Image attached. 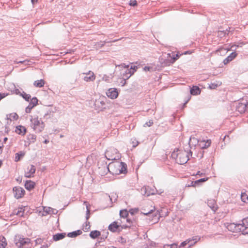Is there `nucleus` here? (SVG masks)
Returning a JSON list of instances; mask_svg holds the SVG:
<instances>
[{"label":"nucleus","mask_w":248,"mask_h":248,"mask_svg":"<svg viewBox=\"0 0 248 248\" xmlns=\"http://www.w3.org/2000/svg\"><path fill=\"white\" fill-rule=\"evenodd\" d=\"M171 156L175 158L176 162L180 164H184L189 160L188 153L186 151H174Z\"/></svg>","instance_id":"obj_1"},{"label":"nucleus","mask_w":248,"mask_h":248,"mask_svg":"<svg viewBox=\"0 0 248 248\" xmlns=\"http://www.w3.org/2000/svg\"><path fill=\"white\" fill-rule=\"evenodd\" d=\"M31 126L36 132H42L45 127V124L41 119L38 117L31 119Z\"/></svg>","instance_id":"obj_2"},{"label":"nucleus","mask_w":248,"mask_h":248,"mask_svg":"<svg viewBox=\"0 0 248 248\" xmlns=\"http://www.w3.org/2000/svg\"><path fill=\"white\" fill-rule=\"evenodd\" d=\"M105 156L109 160H117L120 158V154L116 149L111 147L106 151Z\"/></svg>","instance_id":"obj_3"},{"label":"nucleus","mask_w":248,"mask_h":248,"mask_svg":"<svg viewBox=\"0 0 248 248\" xmlns=\"http://www.w3.org/2000/svg\"><path fill=\"white\" fill-rule=\"evenodd\" d=\"M14 242L17 247L23 248L26 245H30V239L28 238H23L19 235H16Z\"/></svg>","instance_id":"obj_4"},{"label":"nucleus","mask_w":248,"mask_h":248,"mask_svg":"<svg viewBox=\"0 0 248 248\" xmlns=\"http://www.w3.org/2000/svg\"><path fill=\"white\" fill-rule=\"evenodd\" d=\"M13 193L14 196L16 199L22 197L25 193V190L23 188L19 186H15L13 188Z\"/></svg>","instance_id":"obj_5"},{"label":"nucleus","mask_w":248,"mask_h":248,"mask_svg":"<svg viewBox=\"0 0 248 248\" xmlns=\"http://www.w3.org/2000/svg\"><path fill=\"white\" fill-rule=\"evenodd\" d=\"M119 93L116 88H110L106 92V95L108 98L114 99L117 98Z\"/></svg>","instance_id":"obj_6"},{"label":"nucleus","mask_w":248,"mask_h":248,"mask_svg":"<svg viewBox=\"0 0 248 248\" xmlns=\"http://www.w3.org/2000/svg\"><path fill=\"white\" fill-rule=\"evenodd\" d=\"M36 169L34 166L32 165H29L25 172V176L27 178H31L33 176Z\"/></svg>","instance_id":"obj_7"},{"label":"nucleus","mask_w":248,"mask_h":248,"mask_svg":"<svg viewBox=\"0 0 248 248\" xmlns=\"http://www.w3.org/2000/svg\"><path fill=\"white\" fill-rule=\"evenodd\" d=\"M200 238L195 237V238H193L192 239H188L186 240V241L183 242L180 245V247H185L187 244H189V247H191L194 245L199 240Z\"/></svg>","instance_id":"obj_8"},{"label":"nucleus","mask_w":248,"mask_h":248,"mask_svg":"<svg viewBox=\"0 0 248 248\" xmlns=\"http://www.w3.org/2000/svg\"><path fill=\"white\" fill-rule=\"evenodd\" d=\"M114 165L115 167H117L119 168V172L120 173H124L126 170V168L125 166V164L123 162H116L115 163L110 164V166Z\"/></svg>","instance_id":"obj_9"},{"label":"nucleus","mask_w":248,"mask_h":248,"mask_svg":"<svg viewBox=\"0 0 248 248\" xmlns=\"http://www.w3.org/2000/svg\"><path fill=\"white\" fill-rule=\"evenodd\" d=\"M84 74L87 75L86 76L84 77V80L86 82L93 81L95 79V76L94 75L93 72L89 71L87 73H83Z\"/></svg>","instance_id":"obj_10"},{"label":"nucleus","mask_w":248,"mask_h":248,"mask_svg":"<svg viewBox=\"0 0 248 248\" xmlns=\"http://www.w3.org/2000/svg\"><path fill=\"white\" fill-rule=\"evenodd\" d=\"M57 210L49 207H45L44 208L43 213V216H46L48 214H56Z\"/></svg>","instance_id":"obj_11"},{"label":"nucleus","mask_w":248,"mask_h":248,"mask_svg":"<svg viewBox=\"0 0 248 248\" xmlns=\"http://www.w3.org/2000/svg\"><path fill=\"white\" fill-rule=\"evenodd\" d=\"M137 69V66H131L130 69H127V71L125 72V77L127 79L129 78H130L133 74L136 71Z\"/></svg>","instance_id":"obj_12"},{"label":"nucleus","mask_w":248,"mask_h":248,"mask_svg":"<svg viewBox=\"0 0 248 248\" xmlns=\"http://www.w3.org/2000/svg\"><path fill=\"white\" fill-rule=\"evenodd\" d=\"M207 204L214 212H216L217 210V206L214 200H208Z\"/></svg>","instance_id":"obj_13"},{"label":"nucleus","mask_w":248,"mask_h":248,"mask_svg":"<svg viewBox=\"0 0 248 248\" xmlns=\"http://www.w3.org/2000/svg\"><path fill=\"white\" fill-rule=\"evenodd\" d=\"M16 132L18 134L24 135L26 133V129L23 126L19 125L16 127Z\"/></svg>","instance_id":"obj_14"},{"label":"nucleus","mask_w":248,"mask_h":248,"mask_svg":"<svg viewBox=\"0 0 248 248\" xmlns=\"http://www.w3.org/2000/svg\"><path fill=\"white\" fill-rule=\"evenodd\" d=\"M35 186L34 182L31 181H27L25 184V188L30 190L34 188Z\"/></svg>","instance_id":"obj_15"},{"label":"nucleus","mask_w":248,"mask_h":248,"mask_svg":"<svg viewBox=\"0 0 248 248\" xmlns=\"http://www.w3.org/2000/svg\"><path fill=\"white\" fill-rule=\"evenodd\" d=\"M65 233H57L53 235V239L54 241H57L61 240L65 237Z\"/></svg>","instance_id":"obj_16"},{"label":"nucleus","mask_w":248,"mask_h":248,"mask_svg":"<svg viewBox=\"0 0 248 248\" xmlns=\"http://www.w3.org/2000/svg\"><path fill=\"white\" fill-rule=\"evenodd\" d=\"M119 227V225H118L116 222H114L109 225L108 229L110 231L114 232L117 231Z\"/></svg>","instance_id":"obj_17"},{"label":"nucleus","mask_w":248,"mask_h":248,"mask_svg":"<svg viewBox=\"0 0 248 248\" xmlns=\"http://www.w3.org/2000/svg\"><path fill=\"white\" fill-rule=\"evenodd\" d=\"M6 118L10 121L17 120L18 118V116L16 113H12L9 115H7Z\"/></svg>","instance_id":"obj_18"},{"label":"nucleus","mask_w":248,"mask_h":248,"mask_svg":"<svg viewBox=\"0 0 248 248\" xmlns=\"http://www.w3.org/2000/svg\"><path fill=\"white\" fill-rule=\"evenodd\" d=\"M190 93L192 95H197L200 93V89L197 86H193L190 89Z\"/></svg>","instance_id":"obj_19"},{"label":"nucleus","mask_w":248,"mask_h":248,"mask_svg":"<svg viewBox=\"0 0 248 248\" xmlns=\"http://www.w3.org/2000/svg\"><path fill=\"white\" fill-rule=\"evenodd\" d=\"M33 85L36 87L41 88L44 86L45 81L43 79L38 80L34 81Z\"/></svg>","instance_id":"obj_20"},{"label":"nucleus","mask_w":248,"mask_h":248,"mask_svg":"<svg viewBox=\"0 0 248 248\" xmlns=\"http://www.w3.org/2000/svg\"><path fill=\"white\" fill-rule=\"evenodd\" d=\"M82 233V232L80 230H78L77 231H74L72 232H69L68 233L67 236L69 237H75L78 235H80Z\"/></svg>","instance_id":"obj_21"},{"label":"nucleus","mask_w":248,"mask_h":248,"mask_svg":"<svg viewBox=\"0 0 248 248\" xmlns=\"http://www.w3.org/2000/svg\"><path fill=\"white\" fill-rule=\"evenodd\" d=\"M36 136L34 134H29L28 136V140L29 144L34 143L36 140Z\"/></svg>","instance_id":"obj_22"},{"label":"nucleus","mask_w":248,"mask_h":248,"mask_svg":"<svg viewBox=\"0 0 248 248\" xmlns=\"http://www.w3.org/2000/svg\"><path fill=\"white\" fill-rule=\"evenodd\" d=\"M100 235V232L98 231H93L90 232V236L92 238H96Z\"/></svg>","instance_id":"obj_23"},{"label":"nucleus","mask_w":248,"mask_h":248,"mask_svg":"<svg viewBox=\"0 0 248 248\" xmlns=\"http://www.w3.org/2000/svg\"><path fill=\"white\" fill-rule=\"evenodd\" d=\"M6 245L5 238L4 237H0V248H4Z\"/></svg>","instance_id":"obj_24"},{"label":"nucleus","mask_w":248,"mask_h":248,"mask_svg":"<svg viewBox=\"0 0 248 248\" xmlns=\"http://www.w3.org/2000/svg\"><path fill=\"white\" fill-rule=\"evenodd\" d=\"M112 79V76L111 75H110V76L104 75L102 77V80L107 82H110Z\"/></svg>","instance_id":"obj_25"},{"label":"nucleus","mask_w":248,"mask_h":248,"mask_svg":"<svg viewBox=\"0 0 248 248\" xmlns=\"http://www.w3.org/2000/svg\"><path fill=\"white\" fill-rule=\"evenodd\" d=\"M108 42H108V41H105L104 42L101 41L100 42L96 43L94 45L95 48H98L101 47L103 46L106 43H108Z\"/></svg>","instance_id":"obj_26"},{"label":"nucleus","mask_w":248,"mask_h":248,"mask_svg":"<svg viewBox=\"0 0 248 248\" xmlns=\"http://www.w3.org/2000/svg\"><path fill=\"white\" fill-rule=\"evenodd\" d=\"M120 215L121 217L123 218H126L128 215V213L126 210H121L120 212Z\"/></svg>","instance_id":"obj_27"},{"label":"nucleus","mask_w":248,"mask_h":248,"mask_svg":"<svg viewBox=\"0 0 248 248\" xmlns=\"http://www.w3.org/2000/svg\"><path fill=\"white\" fill-rule=\"evenodd\" d=\"M84 204L86 205V209H87V211H86V219H88L90 217V216H89V214H90V209H89V204L87 202H84Z\"/></svg>","instance_id":"obj_28"},{"label":"nucleus","mask_w":248,"mask_h":248,"mask_svg":"<svg viewBox=\"0 0 248 248\" xmlns=\"http://www.w3.org/2000/svg\"><path fill=\"white\" fill-rule=\"evenodd\" d=\"M147 187L145 186L142 187L141 188V192L143 195H146L147 196H148L150 195L149 193H148L147 192Z\"/></svg>","instance_id":"obj_29"},{"label":"nucleus","mask_w":248,"mask_h":248,"mask_svg":"<svg viewBox=\"0 0 248 248\" xmlns=\"http://www.w3.org/2000/svg\"><path fill=\"white\" fill-rule=\"evenodd\" d=\"M38 100L36 97H33L31 102L30 103V104H31L32 106H35L37 104Z\"/></svg>","instance_id":"obj_30"},{"label":"nucleus","mask_w":248,"mask_h":248,"mask_svg":"<svg viewBox=\"0 0 248 248\" xmlns=\"http://www.w3.org/2000/svg\"><path fill=\"white\" fill-rule=\"evenodd\" d=\"M235 226L234 224H229L227 225V229L231 231L234 232L235 231V230L233 229V228H235Z\"/></svg>","instance_id":"obj_31"},{"label":"nucleus","mask_w":248,"mask_h":248,"mask_svg":"<svg viewBox=\"0 0 248 248\" xmlns=\"http://www.w3.org/2000/svg\"><path fill=\"white\" fill-rule=\"evenodd\" d=\"M208 179V178H202L199 180H196L194 182V185L196 184H198L199 183L204 182L206 181Z\"/></svg>","instance_id":"obj_32"},{"label":"nucleus","mask_w":248,"mask_h":248,"mask_svg":"<svg viewBox=\"0 0 248 248\" xmlns=\"http://www.w3.org/2000/svg\"><path fill=\"white\" fill-rule=\"evenodd\" d=\"M155 207H153L148 212H147V211H145V210L144 212H142V214H143L144 215H150L151 214H152L153 213V212L154 211H155Z\"/></svg>","instance_id":"obj_33"},{"label":"nucleus","mask_w":248,"mask_h":248,"mask_svg":"<svg viewBox=\"0 0 248 248\" xmlns=\"http://www.w3.org/2000/svg\"><path fill=\"white\" fill-rule=\"evenodd\" d=\"M21 95L27 101H29V99L31 98V95L30 94H28L24 92L21 94Z\"/></svg>","instance_id":"obj_34"},{"label":"nucleus","mask_w":248,"mask_h":248,"mask_svg":"<svg viewBox=\"0 0 248 248\" xmlns=\"http://www.w3.org/2000/svg\"><path fill=\"white\" fill-rule=\"evenodd\" d=\"M237 56V53L235 52H232L228 57L230 59L231 61L235 58Z\"/></svg>","instance_id":"obj_35"},{"label":"nucleus","mask_w":248,"mask_h":248,"mask_svg":"<svg viewBox=\"0 0 248 248\" xmlns=\"http://www.w3.org/2000/svg\"><path fill=\"white\" fill-rule=\"evenodd\" d=\"M31 104H29V106L26 108L25 111L26 113H30L31 109L33 108Z\"/></svg>","instance_id":"obj_36"},{"label":"nucleus","mask_w":248,"mask_h":248,"mask_svg":"<svg viewBox=\"0 0 248 248\" xmlns=\"http://www.w3.org/2000/svg\"><path fill=\"white\" fill-rule=\"evenodd\" d=\"M211 144V141L210 140H207L206 142L204 144V145H202V148H207Z\"/></svg>","instance_id":"obj_37"},{"label":"nucleus","mask_w":248,"mask_h":248,"mask_svg":"<svg viewBox=\"0 0 248 248\" xmlns=\"http://www.w3.org/2000/svg\"><path fill=\"white\" fill-rule=\"evenodd\" d=\"M23 155H22V154L20 155L19 153H16V154L15 161L16 162L19 161L20 158V156H23Z\"/></svg>","instance_id":"obj_38"},{"label":"nucleus","mask_w":248,"mask_h":248,"mask_svg":"<svg viewBox=\"0 0 248 248\" xmlns=\"http://www.w3.org/2000/svg\"><path fill=\"white\" fill-rule=\"evenodd\" d=\"M137 4V2L136 0H130L129 2V5L132 6H135Z\"/></svg>","instance_id":"obj_39"},{"label":"nucleus","mask_w":248,"mask_h":248,"mask_svg":"<svg viewBox=\"0 0 248 248\" xmlns=\"http://www.w3.org/2000/svg\"><path fill=\"white\" fill-rule=\"evenodd\" d=\"M248 106V103L247 104V105L242 104L241 105V107L243 109L241 110V111H243V112L245 111L246 110V108H247Z\"/></svg>","instance_id":"obj_40"},{"label":"nucleus","mask_w":248,"mask_h":248,"mask_svg":"<svg viewBox=\"0 0 248 248\" xmlns=\"http://www.w3.org/2000/svg\"><path fill=\"white\" fill-rule=\"evenodd\" d=\"M16 215L19 216H23V212L22 211V209L21 208L20 210H19L16 213Z\"/></svg>","instance_id":"obj_41"},{"label":"nucleus","mask_w":248,"mask_h":248,"mask_svg":"<svg viewBox=\"0 0 248 248\" xmlns=\"http://www.w3.org/2000/svg\"><path fill=\"white\" fill-rule=\"evenodd\" d=\"M165 248H177V247L175 245H167L165 247Z\"/></svg>","instance_id":"obj_42"},{"label":"nucleus","mask_w":248,"mask_h":248,"mask_svg":"<svg viewBox=\"0 0 248 248\" xmlns=\"http://www.w3.org/2000/svg\"><path fill=\"white\" fill-rule=\"evenodd\" d=\"M217 87V84L215 83H212L211 85H210V88L212 89H215Z\"/></svg>","instance_id":"obj_43"},{"label":"nucleus","mask_w":248,"mask_h":248,"mask_svg":"<svg viewBox=\"0 0 248 248\" xmlns=\"http://www.w3.org/2000/svg\"><path fill=\"white\" fill-rule=\"evenodd\" d=\"M153 124V122L152 120H150L149 122H146L145 124V125H146L148 126H151Z\"/></svg>","instance_id":"obj_44"},{"label":"nucleus","mask_w":248,"mask_h":248,"mask_svg":"<svg viewBox=\"0 0 248 248\" xmlns=\"http://www.w3.org/2000/svg\"><path fill=\"white\" fill-rule=\"evenodd\" d=\"M231 61L230 60V59L228 57H227L224 60L223 62L225 64H226Z\"/></svg>","instance_id":"obj_45"},{"label":"nucleus","mask_w":248,"mask_h":248,"mask_svg":"<svg viewBox=\"0 0 248 248\" xmlns=\"http://www.w3.org/2000/svg\"><path fill=\"white\" fill-rule=\"evenodd\" d=\"M152 69V67H149V66H145L144 68V70L145 71H150Z\"/></svg>","instance_id":"obj_46"},{"label":"nucleus","mask_w":248,"mask_h":248,"mask_svg":"<svg viewBox=\"0 0 248 248\" xmlns=\"http://www.w3.org/2000/svg\"><path fill=\"white\" fill-rule=\"evenodd\" d=\"M7 95V94H5V93H0V100L1 99H2V98H3L4 97H5V96H6V95Z\"/></svg>","instance_id":"obj_47"},{"label":"nucleus","mask_w":248,"mask_h":248,"mask_svg":"<svg viewBox=\"0 0 248 248\" xmlns=\"http://www.w3.org/2000/svg\"><path fill=\"white\" fill-rule=\"evenodd\" d=\"M179 54H177L176 55L175 57H173V62H175L176 60H177L179 58Z\"/></svg>","instance_id":"obj_48"},{"label":"nucleus","mask_w":248,"mask_h":248,"mask_svg":"<svg viewBox=\"0 0 248 248\" xmlns=\"http://www.w3.org/2000/svg\"><path fill=\"white\" fill-rule=\"evenodd\" d=\"M160 212L158 211H156L155 213L154 214V217H157L158 215H159Z\"/></svg>","instance_id":"obj_49"},{"label":"nucleus","mask_w":248,"mask_h":248,"mask_svg":"<svg viewBox=\"0 0 248 248\" xmlns=\"http://www.w3.org/2000/svg\"><path fill=\"white\" fill-rule=\"evenodd\" d=\"M241 198H242V201H244V202H246V201L245 200V199H247V197H246L245 196H244L243 194H242Z\"/></svg>","instance_id":"obj_50"},{"label":"nucleus","mask_w":248,"mask_h":248,"mask_svg":"<svg viewBox=\"0 0 248 248\" xmlns=\"http://www.w3.org/2000/svg\"><path fill=\"white\" fill-rule=\"evenodd\" d=\"M197 175H199L200 176H202V175H204V173L201 172L200 171H199L197 172Z\"/></svg>","instance_id":"obj_51"},{"label":"nucleus","mask_w":248,"mask_h":248,"mask_svg":"<svg viewBox=\"0 0 248 248\" xmlns=\"http://www.w3.org/2000/svg\"><path fill=\"white\" fill-rule=\"evenodd\" d=\"M121 66H122V67H124V68H128L129 66L128 65H125V64H121ZM119 66H120V65H119Z\"/></svg>","instance_id":"obj_52"},{"label":"nucleus","mask_w":248,"mask_h":248,"mask_svg":"<svg viewBox=\"0 0 248 248\" xmlns=\"http://www.w3.org/2000/svg\"><path fill=\"white\" fill-rule=\"evenodd\" d=\"M31 1L32 3L34 4L37 2L38 0H31Z\"/></svg>","instance_id":"obj_53"},{"label":"nucleus","mask_w":248,"mask_h":248,"mask_svg":"<svg viewBox=\"0 0 248 248\" xmlns=\"http://www.w3.org/2000/svg\"><path fill=\"white\" fill-rule=\"evenodd\" d=\"M15 93L16 94H18L20 93V91H19L18 89H16L15 91Z\"/></svg>","instance_id":"obj_54"},{"label":"nucleus","mask_w":248,"mask_h":248,"mask_svg":"<svg viewBox=\"0 0 248 248\" xmlns=\"http://www.w3.org/2000/svg\"><path fill=\"white\" fill-rule=\"evenodd\" d=\"M48 248V245H46L42 246L40 248Z\"/></svg>","instance_id":"obj_55"},{"label":"nucleus","mask_w":248,"mask_h":248,"mask_svg":"<svg viewBox=\"0 0 248 248\" xmlns=\"http://www.w3.org/2000/svg\"><path fill=\"white\" fill-rule=\"evenodd\" d=\"M49 142V140H45L44 141V143L45 144H47Z\"/></svg>","instance_id":"obj_56"},{"label":"nucleus","mask_w":248,"mask_h":248,"mask_svg":"<svg viewBox=\"0 0 248 248\" xmlns=\"http://www.w3.org/2000/svg\"><path fill=\"white\" fill-rule=\"evenodd\" d=\"M3 147L0 146V154H1L2 152V149Z\"/></svg>","instance_id":"obj_57"},{"label":"nucleus","mask_w":248,"mask_h":248,"mask_svg":"<svg viewBox=\"0 0 248 248\" xmlns=\"http://www.w3.org/2000/svg\"><path fill=\"white\" fill-rule=\"evenodd\" d=\"M7 139H8L7 138H6V137L4 138L3 139L4 142L5 143L6 142V141L7 140Z\"/></svg>","instance_id":"obj_58"},{"label":"nucleus","mask_w":248,"mask_h":248,"mask_svg":"<svg viewBox=\"0 0 248 248\" xmlns=\"http://www.w3.org/2000/svg\"><path fill=\"white\" fill-rule=\"evenodd\" d=\"M0 146L3 147V143L1 142V140H0Z\"/></svg>","instance_id":"obj_59"},{"label":"nucleus","mask_w":248,"mask_h":248,"mask_svg":"<svg viewBox=\"0 0 248 248\" xmlns=\"http://www.w3.org/2000/svg\"><path fill=\"white\" fill-rule=\"evenodd\" d=\"M246 221V220H244L243 221V223H242V224H241L243 226H244V225H245V221Z\"/></svg>","instance_id":"obj_60"},{"label":"nucleus","mask_w":248,"mask_h":248,"mask_svg":"<svg viewBox=\"0 0 248 248\" xmlns=\"http://www.w3.org/2000/svg\"><path fill=\"white\" fill-rule=\"evenodd\" d=\"M160 217V216H159L157 217V219H156V222L158 221V220H159V217Z\"/></svg>","instance_id":"obj_61"},{"label":"nucleus","mask_w":248,"mask_h":248,"mask_svg":"<svg viewBox=\"0 0 248 248\" xmlns=\"http://www.w3.org/2000/svg\"><path fill=\"white\" fill-rule=\"evenodd\" d=\"M89 227H90L89 226H86V227H85V230H88L89 229Z\"/></svg>","instance_id":"obj_62"},{"label":"nucleus","mask_w":248,"mask_h":248,"mask_svg":"<svg viewBox=\"0 0 248 248\" xmlns=\"http://www.w3.org/2000/svg\"><path fill=\"white\" fill-rule=\"evenodd\" d=\"M89 222H86V226H89Z\"/></svg>","instance_id":"obj_63"},{"label":"nucleus","mask_w":248,"mask_h":248,"mask_svg":"<svg viewBox=\"0 0 248 248\" xmlns=\"http://www.w3.org/2000/svg\"><path fill=\"white\" fill-rule=\"evenodd\" d=\"M23 61H20L19 62H17V63H23Z\"/></svg>","instance_id":"obj_64"}]
</instances>
